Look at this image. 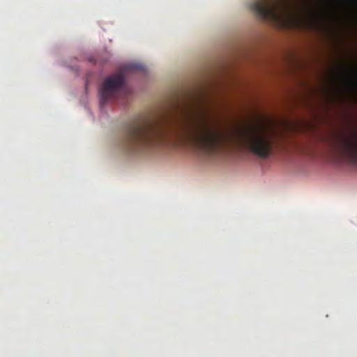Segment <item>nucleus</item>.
Segmentation results:
<instances>
[{"label":"nucleus","instance_id":"obj_1","mask_svg":"<svg viewBox=\"0 0 357 357\" xmlns=\"http://www.w3.org/2000/svg\"><path fill=\"white\" fill-rule=\"evenodd\" d=\"M206 99L205 92L199 91L184 102L177 101L174 114L166 110L135 119L126 128L124 149L128 152H143L170 136L190 142L208 155L233 144L237 134L220 126L198 107Z\"/></svg>","mask_w":357,"mask_h":357},{"label":"nucleus","instance_id":"obj_3","mask_svg":"<svg viewBox=\"0 0 357 357\" xmlns=\"http://www.w3.org/2000/svg\"><path fill=\"white\" fill-rule=\"evenodd\" d=\"M336 150L347 162L357 165V132L350 131L339 135Z\"/></svg>","mask_w":357,"mask_h":357},{"label":"nucleus","instance_id":"obj_6","mask_svg":"<svg viewBox=\"0 0 357 357\" xmlns=\"http://www.w3.org/2000/svg\"><path fill=\"white\" fill-rule=\"evenodd\" d=\"M336 1L337 0H326V3L324 5V6L320 10L316 11V17H319L323 14L327 13L329 10V6L335 3Z\"/></svg>","mask_w":357,"mask_h":357},{"label":"nucleus","instance_id":"obj_4","mask_svg":"<svg viewBox=\"0 0 357 357\" xmlns=\"http://www.w3.org/2000/svg\"><path fill=\"white\" fill-rule=\"evenodd\" d=\"M126 79V68L121 69L116 73L106 78L101 86L100 104H106L109 100L114 98L116 94L122 89Z\"/></svg>","mask_w":357,"mask_h":357},{"label":"nucleus","instance_id":"obj_2","mask_svg":"<svg viewBox=\"0 0 357 357\" xmlns=\"http://www.w3.org/2000/svg\"><path fill=\"white\" fill-rule=\"evenodd\" d=\"M241 137L248 149L260 158L268 157L274 148L275 132L264 126H249Z\"/></svg>","mask_w":357,"mask_h":357},{"label":"nucleus","instance_id":"obj_5","mask_svg":"<svg viewBox=\"0 0 357 357\" xmlns=\"http://www.w3.org/2000/svg\"><path fill=\"white\" fill-rule=\"evenodd\" d=\"M342 73L344 75H346L347 84L353 87L357 86V70L355 68L349 70L346 68H342Z\"/></svg>","mask_w":357,"mask_h":357}]
</instances>
